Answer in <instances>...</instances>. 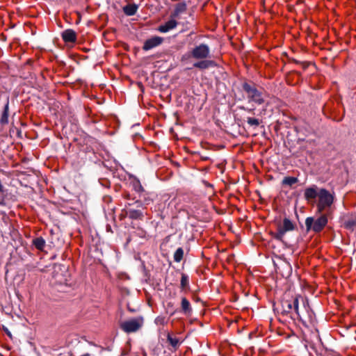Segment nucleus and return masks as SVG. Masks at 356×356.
I'll return each instance as SVG.
<instances>
[{
  "instance_id": "1",
  "label": "nucleus",
  "mask_w": 356,
  "mask_h": 356,
  "mask_svg": "<svg viewBox=\"0 0 356 356\" xmlns=\"http://www.w3.org/2000/svg\"><path fill=\"white\" fill-rule=\"evenodd\" d=\"M299 298H302L300 295L289 296L288 294H285L281 301L282 312L284 314H289L291 317L295 314L297 318L301 320L302 318L298 311Z\"/></svg>"
},
{
  "instance_id": "2",
  "label": "nucleus",
  "mask_w": 356,
  "mask_h": 356,
  "mask_svg": "<svg viewBox=\"0 0 356 356\" xmlns=\"http://www.w3.org/2000/svg\"><path fill=\"white\" fill-rule=\"evenodd\" d=\"M143 205L140 200L134 201L133 204H125L124 208L122 210L121 216L129 217L131 220H143L144 214L143 212Z\"/></svg>"
},
{
  "instance_id": "3",
  "label": "nucleus",
  "mask_w": 356,
  "mask_h": 356,
  "mask_svg": "<svg viewBox=\"0 0 356 356\" xmlns=\"http://www.w3.org/2000/svg\"><path fill=\"white\" fill-rule=\"evenodd\" d=\"M265 93L264 89L255 84L246 83V97L249 104L261 105L264 102Z\"/></svg>"
},
{
  "instance_id": "4",
  "label": "nucleus",
  "mask_w": 356,
  "mask_h": 356,
  "mask_svg": "<svg viewBox=\"0 0 356 356\" xmlns=\"http://www.w3.org/2000/svg\"><path fill=\"white\" fill-rule=\"evenodd\" d=\"M334 194L330 193L325 188L319 190V195L317 202V211L320 213L330 208L334 202Z\"/></svg>"
},
{
  "instance_id": "5",
  "label": "nucleus",
  "mask_w": 356,
  "mask_h": 356,
  "mask_svg": "<svg viewBox=\"0 0 356 356\" xmlns=\"http://www.w3.org/2000/svg\"><path fill=\"white\" fill-rule=\"evenodd\" d=\"M327 224V217L325 214L321 215L316 220H314L312 217H308L305 220L307 230H312L316 233L321 232Z\"/></svg>"
},
{
  "instance_id": "6",
  "label": "nucleus",
  "mask_w": 356,
  "mask_h": 356,
  "mask_svg": "<svg viewBox=\"0 0 356 356\" xmlns=\"http://www.w3.org/2000/svg\"><path fill=\"white\" fill-rule=\"evenodd\" d=\"M295 229V225L287 218L283 219L282 222L277 225L276 232L272 233L273 238L278 241H282L286 232L292 231Z\"/></svg>"
},
{
  "instance_id": "7",
  "label": "nucleus",
  "mask_w": 356,
  "mask_h": 356,
  "mask_svg": "<svg viewBox=\"0 0 356 356\" xmlns=\"http://www.w3.org/2000/svg\"><path fill=\"white\" fill-rule=\"evenodd\" d=\"M143 316L126 321L120 324V328L126 333H131L138 331L143 325Z\"/></svg>"
},
{
  "instance_id": "8",
  "label": "nucleus",
  "mask_w": 356,
  "mask_h": 356,
  "mask_svg": "<svg viewBox=\"0 0 356 356\" xmlns=\"http://www.w3.org/2000/svg\"><path fill=\"white\" fill-rule=\"evenodd\" d=\"M210 49L206 44H200L191 51V56L196 60L206 59L209 56Z\"/></svg>"
},
{
  "instance_id": "9",
  "label": "nucleus",
  "mask_w": 356,
  "mask_h": 356,
  "mask_svg": "<svg viewBox=\"0 0 356 356\" xmlns=\"http://www.w3.org/2000/svg\"><path fill=\"white\" fill-rule=\"evenodd\" d=\"M163 41V38L160 36H154L145 41L143 49L144 51L150 50L156 47L159 46Z\"/></svg>"
},
{
  "instance_id": "10",
  "label": "nucleus",
  "mask_w": 356,
  "mask_h": 356,
  "mask_svg": "<svg viewBox=\"0 0 356 356\" xmlns=\"http://www.w3.org/2000/svg\"><path fill=\"white\" fill-rule=\"evenodd\" d=\"M318 195L319 190L318 191V187L316 185L305 188L304 192L305 199L308 202L315 200Z\"/></svg>"
},
{
  "instance_id": "11",
  "label": "nucleus",
  "mask_w": 356,
  "mask_h": 356,
  "mask_svg": "<svg viewBox=\"0 0 356 356\" xmlns=\"http://www.w3.org/2000/svg\"><path fill=\"white\" fill-rule=\"evenodd\" d=\"M202 60L193 63V67L200 70L213 67L216 65V62L212 60L201 59Z\"/></svg>"
},
{
  "instance_id": "12",
  "label": "nucleus",
  "mask_w": 356,
  "mask_h": 356,
  "mask_svg": "<svg viewBox=\"0 0 356 356\" xmlns=\"http://www.w3.org/2000/svg\"><path fill=\"white\" fill-rule=\"evenodd\" d=\"M8 116H9V98L6 99V102L3 106V110L0 118V124L5 126L8 124Z\"/></svg>"
},
{
  "instance_id": "13",
  "label": "nucleus",
  "mask_w": 356,
  "mask_h": 356,
  "mask_svg": "<svg viewBox=\"0 0 356 356\" xmlns=\"http://www.w3.org/2000/svg\"><path fill=\"white\" fill-rule=\"evenodd\" d=\"M62 38L65 42H74L76 40V33L72 29H67L62 33Z\"/></svg>"
},
{
  "instance_id": "14",
  "label": "nucleus",
  "mask_w": 356,
  "mask_h": 356,
  "mask_svg": "<svg viewBox=\"0 0 356 356\" xmlns=\"http://www.w3.org/2000/svg\"><path fill=\"white\" fill-rule=\"evenodd\" d=\"M177 25V22L175 19H170L159 26L158 31L161 33H167L169 31L175 29Z\"/></svg>"
},
{
  "instance_id": "15",
  "label": "nucleus",
  "mask_w": 356,
  "mask_h": 356,
  "mask_svg": "<svg viewBox=\"0 0 356 356\" xmlns=\"http://www.w3.org/2000/svg\"><path fill=\"white\" fill-rule=\"evenodd\" d=\"M186 4L185 2H180L176 4L175 10L172 13L171 16L172 17H177L180 14L183 13L186 10Z\"/></svg>"
},
{
  "instance_id": "16",
  "label": "nucleus",
  "mask_w": 356,
  "mask_h": 356,
  "mask_svg": "<svg viewBox=\"0 0 356 356\" xmlns=\"http://www.w3.org/2000/svg\"><path fill=\"white\" fill-rule=\"evenodd\" d=\"M181 307L184 314L190 315L192 313V307L186 298L184 297L181 298Z\"/></svg>"
},
{
  "instance_id": "17",
  "label": "nucleus",
  "mask_w": 356,
  "mask_h": 356,
  "mask_svg": "<svg viewBox=\"0 0 356 356\" xmlns=\"http://www.w3.org/2000/svg\"><path fill=\"white\" fill-rule=\"evenodd\" d=\"M138 10V6L136 4H128L123 8L124 13L128 16L134 15Z\"/></svg>"
},
{
  "instance_id": "18",
  "label": "nucleus",
  "mask_w": 356,
  "mask_h": 356,
  "mask_svg": "<svg viewBox=\"0 0 356 356\" xmlns=\"http://www.w3.org/2000/svg\"><path fill=\"white\" fill-rule=\"evenodd\" d=\"M33 245L39 250H42L45 247V240L42 237H37L32 241Z\"/></svg>"
},
{
  "instance_id": "19",
  "label": "nucleus",
  "mask_w": 356,
  "mask_h": 356,
  "mask_svg": "<svg viewBox=\"0 0 356 356\" xmlns=\"http://www.w3.org/2000/svg\"><path fill=\"white\" fill-rule=\"evenodd\" d=\"M167 341L175 350L180 345L179 339L177 337H172V335L170 334V333H168L167 334Z\"/></svg>"
},
{
  "instance_id": "20",
  "label": "nucleus",
  "mask_w": 356,
  "mask_h": 356,
  "mask_svg": "<svg viewBox=\"0 0 356 356\" xmlns=\"http://www.w3.org/2000/svg\"><path fill=\"white\" fill-rule=\"evenodd\" d=\"M184 254V252L182 248H177L173 255L174 261L177 263L180 262L183 259Z\"/></svg>"
},
{
  "instance_id": "21",
  "label": "nucleus",
  "mask_w": 356,
  "mask_h": 356,
  "mask_svg": "<svg viewBox=\"0 0 356 356\" xmlns=\"http://www.w3.org/2000/svg\"><path fill=\"white\" fill-rule=\"evenodd\" d=\"M298 181L297 177H286L282 180L283 185L292 186Z\"/></svg>"
},
{
  "instance_id": "22",
  "label": "nucleus",
  "mask_w": 356,
  "mask_h": 356,
  "mask_svg": "<svg viewBox=\"0 0 356 356\" xmlns=\"http://www.w3.org/2000/svg\"><path fill=\"white\" fill-rule=\"evenodd\" d=\"M188 284H189L188 276L185 273H182L181 277V283H180L181 289L183 290L185 289L187 286H188Z\"/></svg>"
},
{
  "instance_id": "23",
  "label": "nucleus",
  "mask_w": 356,
  "mask_h": 356,
  "mask_svg": "<svg viewBox=\"0 0 356 356\" xmlns=\"http://www.w3.org/2000/svg\"><path fill=\"white\" fill-rule=\"evenodd\" d=\"M248 123L252 127H257L260 124V120L257 118H248Z\"/></svg>"
},
{
  "instance_id": "24",
  "label": "nucleus",
  "mask_w": 356,
  "mask_h": 356,
  "mask_svg": "<svg viewBox=\"0 0 356 356\" xmlns=\"http://www.w3.org/2000/svg\"><path fill=\"white\" fill-rule=\"evenodd\" d=\"M133 187L134 191L138 193H140L144 191L143 186L138 180L134 182Z\"/></svg>"
},
{
  "instance_id": "25",
  "label": "nucleus",
  "mask_w": 356,
  "mask_h": 356,
  "mask_svg": "<svg viewBox=\"0 0 356 356\" xmlns=\"http://www.w3.org/2000/svg\"><path fill=\"white\" fill-rule=\"evenodd\" d=\"M3 331L6 332V334L10 337V338H11V337H12L11 332L9 331V330H8L6 327L3 326Z\"/></svg>"
},
{
  "instance_id": "26",
  "label": "nucleus",
  "mask_w": 356,
  "mask_h": 356,
  "mask_svg": "<svg viewBox=\"0 0 356 356\" xmlns=\"http://www.w3.org/2000/svg\"><path fill=\"white\" fill-rule=\"evenodd\" d=\"M259 335L257 334V332H250L249 334V339H252L253 337H258Z\"/></svg>"
},
{
  "instance_id": "27",
  "label": "nucleus",
  "mask_w": 356,
  "mask_h": 356,
  "mask_svg": "<svg viewBox=\"0 0 356 356\" xmlns=\"http://www.w3.org/2000/svg\"><path fill=\"white\" fill-rule=\"evenodd\" d=\"M301 64H302V67H303L304 69H305V68L307 67V65L305 63H302Z\"/></svg>"
},
{
  "instance_id": "28",
  "label": "nucleus",
  "mask_w": 356,
  "mask_h": 356,
  "mask_svg": "<svg viewBox=\"0 0 356 356\" xmlns=\"http://www.w3.org/2000/svg\"><path fill=\"white\" fill-rule=\"evenodd\" d=\"M246 110H248V111H252L254 110V108L246 107Z\"/></svg>"
},
{
  "instance_id": "29",
  "label": "nucleus",
  "mask_w": 356,
  "mask_h": 356,
  "mask_svg": "<svg viewBox=\"0 0 356 356\" xmlns=\"http://www.w3.org/2000/svg\"><path fill=\"white\" fill-rule=\"evenodd\" d=\"M128 310L130 311L131 312H135V309H131L129 306H128Z\"/></svg>"
},
{
  "instance_id": "30",
  "label": "nucleus",
  "mask_w": 356,
  "mask_h": 356,
  "mask_svg": "<svg viewBox=\"0 0 356 356\" xmlns=\"http://www.w3.org/2000/svg\"><path fill=\"white\" fill-rule=\"evenodd\" d=\"M125 198L130 200V195L128 193L125 195Z\"/></svg>"
},
{
  "instance_id": "31",
  "label": "nucleus",
  "mask_w": 356,
  "mask_h": 356,
  "mask_svg": "<svg viewBox=\"0 0 356 356\" xmlns=\"http://www.w3.org/2000/svg\"><path fill=\"white\" fill-rule=\"evenodd\" d=\"M81 356H90V354L87 353L81 355Z\"/></svg>"
},
{
  "instance_id": "32",
  "label": "nucleus",
  "mask_w": 356,
  "mask_h": 356,
  "mask_svg": "<svg viewBox=\"0 0 356 356\" xmlns=\"http://www.w3.org/2000/svg\"><path fill=\"white\" fill-rule=\"evenodd\" d=\"M244 327H245V326H243V327H242V328H241V330H238V332H242V330L244 329Z\"/></svg>"
},
{
  "instance_id": "33",
  "label": "nucleus",
  "mask_w": 356,
  "mask_h": 356,
  "mask_svg": "<svg viewBox=\"0 0 356 356\" xmlns=\"http://www.w3.org/2000/svg\"><path fill=\"white\" fill-rule=\"evenodd\" d=\"M134 202H127L126 204H133Z\"/></svg>"
},
{
  "instance_id": "34",
  "label": "nucleus",
  "mask_w": 356,
  "mask_h": 356,
  "mask_svg": "<svg viewBox=\"0 0 356 356\" xmlns=\"http://www.w3.org/2000/svg\"><path fill=\"white\" fill-rule=\"evenodd\" d=\"M242 178H243V179H245V174H243V175H242Z\"/></svg>"
},
{
  "instance_id": "35",
  "label": "nucleus",
  "mask_w": 356,
  "mask_h": 356,
  "mask_svg": "<svg viewBox=\"0 0 356 356\" xmlns=\"http://www.w3.org/2000/svg\"><path fill=\"white\" fill-rule=\"evenodd\" d=\"M3 199L0 197V204L2 202Z\"/></svg>"
},
{
  "instance_id": "36",
  "label": "nucleus",
  "mask_w": 356,
  "mask_h": 356,
  "mask_svg": "<svg viewBox=\"0 0 356 356\" xmlns=\"http://www.w3.org/2000/svg\"><path fill=\"white\" fill-rule=\"evenodd\" d=\"M250 349L251 350V351H252L253 347H252V346H251V347L250 348Z\"/></svg>"
}]
</instances>
